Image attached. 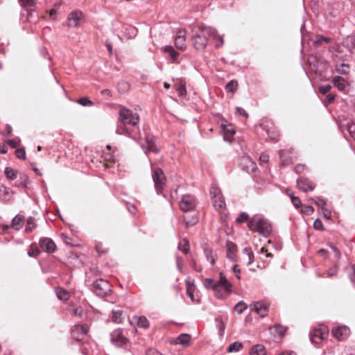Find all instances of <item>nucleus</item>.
Here are the masks:
<instances>
[{
    "mask_svg": "<svg viewBox=\"0 0 355 355\" xmlns=\"http://www.w3.org/2000/svg\"><path fill=\"white\" fill-rule=\"evenodd\" d=\"M139 121V116L137 113L132 110L122 107L119 112L118 124L116 129V134L126 135L135 137L132 130L130 128H136Z\"/></svg>",
    "mask_w": 355,
    "mask_h": 355,
    "instance_id": "obj_1",
    "label": "nucleus"
},
{
    "mask_svg": "<svg viewBox=\"0 0 355 355\" xmlns=\"http://www.w3.org/2000/svg\"><path fill=\"white\" fill-rule=\"evenodd\" d=\"M193 32V46L198 50L204 49L206 47L208 37H212L218 42L216 44L217 48L220 47L223 44V37L219 35L214 28L198 26L194 28Z\"/></svg>",
    "mask_w": 355,
    "mask_h": 355,
    "instance_id": "obj_2",
    "label": "nucleus"
},
{
    "mask_svg": "<svg viewBox=\"0 0 355 355\" xmlns=\"http://www.w3.org/2000/svg\"><path fill=\"white\" fill-rule=\"evenodd\" d=\"M203 284L207 289L214 291L215 296L218 299L225 298L232 287L231 284L222 272L220 273L219 281H215L212 278H206L203 282Z\"/></svg>",
    "mask_w": 355,
    "mask_h": 355,
    "instance_id": "obj_3",
    "label": "nucleus"
},
{
    "mask_svg": "<svg viewBox=\"0 0 355 355\" xmlns=\"http://www.w3.org/2000/svg\"><path fill=\"white\" fill-rule=\"evenodd\" d=\"M248 226L250 230L258 232L266 237L272 232L271 225L268 220L259 216H255L250 219L248 223Z\"/></svg>",
    "mask_w": 355,
    "mask_h": 355,
    "instance_id": "obj_4",
    "label": "nucleus"
},
{
    "mask_svg": "<svg viewBox=\"0 0 355 355\" xmlns=\"http://www.w3.org/2000/svg\"><path fill=\"white\" fill-rule=\"evenodd\" d=\"M90 289L98 296L105 297L108 295L111 292V285L108 281L100 278L93 282L89 285Z\"/></svg>",
    "mask_w": 355,
    "mask_h": 355,
    "instance_id": "obj_5",
    "label": "nucleus"
},
{
    "mask_svg": "<svg viewBox=\"0 0 355 355\" xmlns=\"http://www.w3.org/2000/svg\"><path fill=\"white\" fill-rule=\"evenodd\" d=\"M152 178L157 193H162L166 180L163 171L159 168H155L152 173Z\"/></svg>",
    "mask_w": 355,
    "mask_h": 355,
    "instance_id": "obj_6",
    "label": "nucleus"
},
{
    "mask_svg": "<svg viewBox=\"0 0 355 355\" xmlns=\"http://www.w3.org/2000/svg\"><path fill=\"white\" fill-rule=\"evenodd\" d=\"M328 334V328L325 325L320 324L310 333V339L312 343L318 344L325 339Z\"/></svg>",
    "mask_w": 355,
    "mask_h": 355,
    "instance_id": "obj_7",
    "label": "nucleus"
},
{
    "mask_svg": "<svg viewBox=\"0 0 355 355\" xmlns=\"http://www.w3.org/2000/svg\"><path fill=\"white\" fill-rule=\"evenodd\" d=\"M268 307L266 305L261 302H255L250 305L249 315L245 318V322L251 320L252 315H258L259 318H263L267 315Z\"/></svg>",
    "mask_w": 355,
    "mask_h": 355,
    "instance_id": "obj_8",
    "label": "nucleus"
},
{
    "mask_svg": "<svg viewBox=\"0 0 355 355\" xmlns=\"http://www.w3.org/2000/svg\"><path fill=\"white\" fill-rule=\"evenodd\" d=\"M257 132L258 134L263 137H264L263 132H266V135H268V137H266V139H270L273 141L277 140V135L272 128V123L268 124L266 121L263 122L257 128Z\"/></svg>",
    "mask_w": 355,
    "mask_h": 355,
    "instance_id": "obj_9",
    "label": "nucleus"
},
{
    "mask_svg": "<svg viewBox=\"0 0 355 355\" xmlns=\"http://www.w3.org/2000/svg\"><path fill=\"white\" fill-rule=\"evenodd\" d=\"M196 205V199L191 195H184L180 202V207L184 212L192 211Z\"/></svg>",
    "mask_w": 355,
    "mask_h": 355,
    "instance_id": "obj_10",
    "label": "nucleus"
},
{
    "mask_svg": "<svg viewBox=\"0 0 355 355\" xmlns=\"http://www.w3.org/2000/svg\"><path fill=\"white\" fill-rule=\"evenodd\" d=\"M83 17V13L80 10H74L71 12L67 17L68 26L69 28L78 26Z\"/></svg>",
    "mask_w": 355,
    "mask_h": 355,
    "instance_id": "obj_11",
    "label": "nucleus"
},
{
    "mask_svg": "<svg viewBox=\"0 0 355 355\" xmlns=\"http://www.w3.org/2000/svg\"><path fill=\"white\" fill-rule=\"evenodd\" d=\"M111 342L117 347H122L126 344L128 339L122 334L121 329L113 331L111 334Z\"/></svg>",
    "mask_w": 355,
    "mask_h": 355,
    "instance_id": "obj_12",
    "label": "nucleus"
},
{
    "mask_svg": "<svg viewBox=\"0 0 355 355\" xmlns=\"http://www.w3.org/2000/svg\"><path fill=\"white\" fill-rule=\"evenodd\" d=\"M166 56L173 63H179L178 57L180 53L177 51L172 46L167 45L162 48Z\"/></svg>",
    "mask_w": 355,
    "mask_h": 355,
    "instance_id": "obj_13",
    "label": "nucleus"
},
{
    "mask_svg": "<svg viewBox=\"0 0 355 355\" xmlns=\"http://www.w3.org/2000/svg\"><path fill=\"white\" fill-rule=\"evenodd\" d=\"M14 194L15 192L10 188L0 184V200L8 202L12 200Z\"/></svg>",
    "mask_w": 355,
    "mask_h": 355,
    "instance_id": "obj_14",
    "label": "nucleus"
},
{
    "mask_svg": "<svg viewBox=\"0 0 355 355\" xmlns=\"http://www.w3.org/2000/svg\"><path fill=\"white\" fill-rule=\"evenodd\" d=\"M40 248L46 252L52 253L56 249L55 243L49 238H42L40 240Z\"/></svg>",
    "mask_w": 355,
    "mask_h": 355,
    "instance_id": "obj_15",
    "label": "nucleus"
},
{
    "mask_svg": "<svg viewBox=\"0 0 355 355\" xmlns=\"http://www.w3.org/2000/svg\"><path fill=\"white\" fill-rule=\"evenodd\" d=\"M350 330L347 327H338L332 329L334 336L338 340L345 339L349 334Z\"/></svg>",
    "mask_w": 355,
    "mask_h": 355,
    "instance_id": "obj_16",
    "label": "nucleus"
},
{
    "mask_svg": "<svg viewBox=\"0 0 355 355\" xmlns=\"http://www.w3.org/2000/svg\"><path fill=\"white\" fill-rule=\"evenodd\" d=\"M343 48L351 54H355V35L347 36L343 42Z\"/></svg>",
    "mask_w": 355,
    "mask_h": 355,
    "instance_id": "obj_17",
    "label": "nucleus"
},
{
    "mask_svg": "<svg viewBox=\"0 0 355 355\" xmlns=\"http://www.w3.org/2000/svg\"><path fill=\"white\" fill-rule=\"evenodd\" d=\"M185 31L184 30H179L178 34L175 38V47L180 50H184L186 49L185 44Z\"/></svg>",
    "mask_w": 355,
    "mask_h": 355,
    "instance_id": "obj_18",
    "label": "nucleus"
},
{
    "mask_svg": "<svg viewBox=\"0 0 355 355\" xmlns=\"http://www.w3.org/2000/svg\"><path fill=\"white\" fill-rule=\"evenodd\" d=\"M297 187L299 189L304 192H306L308 191H313L314 189V185L307 178H300L297 180Z\"/></svg>",
    "mask_w": 355,
    "mask_h": 355,
    "instance_id": "obj_19",
    "label": "nucleus"
},
{
    "mask_svg": "<svg viewBox=\"0 0 355 355\" xmlns=\"http://www.w3.org/2000/svg\"><path fill=\"white\" fill-rule=\"evenodd\" d=\"M212 204L215 209L222 213L225 209V202L224 197L221 195L212 200Z\"/></svg>",
    "mask_w": 355,
    "mask_h": 355,
    "instance_id": "obj_20",
    "label": "nucleus"
},
{
    "mask_svg": "<svg viewBox=\"0 0 355 355\" xmlns=\"http://www.w3.org/2000/svg\"><path fill=\"white\" fill-rule=\"evenodd\" d=\"M183 220L186 228L193 226L198 221V218L196 214L193 213L191 215L186 214L183 216Z\"/></svg>",
    "mask_w": 355,
    "mask_h": 355,
    "instance_id": "obj_21",
    "label": "nucleus"
},
{
    "mask_svg": "<svg viewBox=\"0 0 355 355\" xmlns=\"http://www.w3.org/2000/svg\"><path fill=\"white\" fill-rule=\"evenodd\" d=\"M222 128L224 132V140L231 141L229 137L235 134V130L230 124L222 123Z\"/></svg>",
    "mask_w": 355,
    "mask_h": 355,
    "instance_id": "obj_22",
    "label": "nucleus"
},
{
    "mask_svg": "<svg viewBox=\"0 0 355 355\" xmlns=\"http://www.w3.org/2000/svg\"><path fill=\"white\" fill-rule=\"evenodd\" d=\"M24 220L25 218L24 216L17 214L13 218L11 227L15 230H19L22 227Z\"/></svg>",
    "mask_w": 355,
    "mask_h": 355,
    "instance_id": "obj_23",
    "label": "nucleus"
},
{
    "mask_svg": "<svg viewBox=\"0 0 355 355\" xmlns=\"http://www.w3.org/2000/svg\"><path fill=\"white\" fill-rule=\"evenodd\" d=\"M333 83L334 86L340 91L345 90L347 85L346 80L343 77L339 76H336L333 78Z\"/></svg>",
    "mask_w": 355,
    "mask_h": 355,
    "instance_id": "obj_24",
    "label": "nucleus"
},
{
    "mask_svg": "<svg viewBox=\"0 0 355 355\" xmlns=\"http://www.w3.org/2000/svg\"><path fill=\"white\" fill-rule=\"evenodd\" d=\"M28 182V177L24 173H19V178L14 185L17 187H26Z\"/></svg>",
    "mask_w": 355,
    "mask_h": 355,
    "instance_id": "obj_25",
    "label": "nucleus"
},
{
    "mask_svg": "<svg viewBox=\"0 0 355 355\" xmlns=\"http://www.w3.org/2000/svg\"><path fill=\"white\" fill-rule=\"evenodd\" d=\"M226 247H227V257L230 259L233 260L234 259V256H235L236 252L237 250L236 245L231 241H227V244H226Z\"/></svg>",
    "mask_w": 355,
    "mask_h": 355,
    "instance_id": "obj_26",
    "label": "nucleus"
},
{
    "mask_svg": "<svg viewBox=\"0 0 355 355\" xmlns=\"http://www.w3.org/2000/svg\"><path fill=\"white\" fill-rule=\"evenodd\" d=\"M249 354L250 355H266V350L262 345H256L250 349Z\"/></svg>",
    "mask_w": 355,
    "mask_h": 355,
    "instance_id": "obj_27",
    "label": "nucleus"
},
{
    "mask_svg": "<svg viewBox=\"0 0 355 355\" xmlns=\"http://www.w3.org/2000/svg\"><path fill=\"white\" fill-rule=\"evenodd\" d=\"M58 298L60 300L67 301L69 298V292L60 287H57L55 289Z\"/></svg>",
    "mask_w": 355,
    "mask_h": 355,
    "instance_id": "obj_28",
    "label": "nucleus"
},
{
    "mask_svg": "<svg viewBox=\"0 0 355 355\" xmlns=\"http://www.w3.org/2000/svg\"><path fill=\"white\" fill-rule=\"evenodd\" d=\"M257 170V164L250 157H245V171L248 173H254Z\"/></svg>",
    "mask_w": 355,
    "mask_h": 355,
    "instance_id": "obj_29",
    "label": "nucleus"
},
{
    "mask_svg": "<svg viewBox=\"0 0 355 355\" xmlns=\"http://www.w3.org/2000/svg\"><path fill=\"white\" fill-rule=\"evenodd\" d=\"M336 70L339 73L347 74L349 72L350 67L347 64L338 63L336 65Z\"/></svg>",
    "mask_w": 355,
    "mask_h": 355,
    "instance_id": "obj_30",
    "label": "nucleus"
},
{
    "mask_svg": "<svg viewBox=\"0 0 355 355\" xmlns=\"http://www.w3.org/2000/svg\"><path fill=\"white\" fill-rule=\"evenodd\" d=\"M4 173L6 178L11 180H15L17 178V171L10 167H6Z\"/></svg>",
    "mask_w": 355,
    "mask_h": 355,
    "instance_id": "obj_31",
    "label": "nucleus"
},
{
    "mask_svg": "<svg viewBox=\"0 0 355 355\" xmlns=\"http://www.w3.org/2000/svg\"><path fill=\"white\" fill-rule=\"evenodd\" d=\"M36 227H37V224L35 221V219L33 217H29L27 219L25 232L27 233L31 232L34 229L36 228Z\"/></svg>",
    "mask_w": 355,
    "mask_h": 355,
    "instance_id": "obj_32",
    "label": "nucleus"
},
{
    "mask_svg": "<svg viewBox=\"0 0 355 355\" xmlns=\"http://www.w3.org/2000/svg\"><path fill=\"white\" fill-rule=\"evenodd\" d=\"M137 324L139 327L147 329L149 327V322L145 316L136 317Z\"/></svg>",
    "mask_w": 355,
    "mask_h": 355,
    "instance_id": "obj_33",
    "label": "nucleus"
},
{
    "mask_svg": "<svg viewBox=\"0 0 355 355\" xmlns=\"http://www.w3.org/2000/svg\"><path fill=\"white\" fill-rule=\"evenodd\" d=\"M146 143H147L148 150L154 152V153L159 152V150L158 147L154 143L153 138L146 137Z\"/></svg>",
    "mask_w": 355,
    "mask_h": 355,
    "instance_id": "obj_34",
    "label": "nucleus"
},
{
    "mask_svg": "<svg viewBox=\"0 0 355 355\" xmlns=\"http://www.w3.org/2000/svg\"><path fill=\"white\" fill-rule=\"evenodd\" d=\"M178 249L181 250L183 253L187 254L189 251V241L184 239H182L178 245Z\"/></svg>",
    "mask_w": 355,
    "mask_h": 355,
    "instance_id": "obj_35",
    "label": "nucleus"
},
{
    "mask_svg": "<svg viewBox=\"0 0 355 355\" xmlns=\"http://www.w3.org/2000/svg\"><path fill=\"white\" fill-rule=\"evenodd\" d=\"M191 337L187 334H182L178 337V343L187 346L190 342Z\"/></svg>",
    "mask_w": 355,
    "mask_h": 355,
    "instance_id": "obj_36",
    "label": "nucleus"
},
{
    "mask_svg": "<svg viewBox=\"0 0 355 355\" xmlns=\"http://www.w3.org/2000/svg\"><path fill=\"white\" fill-rule=\"evenodd\" d=\"M112 320L116 323H121L123 321V311L121 310H116L112 311Z\"/></svg>",
    "mask_w": 355,
    "mask_h": 355,
    "instance_id": "obj_37",
    "label": "nucleus"
},
{
    "mask_svg": "<svg viewBox=\"0 0 355 355\" xmlns=\"http://www.w3.org/2000/svg\"><path fill=\"white\" fill-rule=\"evenodd\" d=\"M243 348V344L239 342H234L229 345L227 351L228 352H239Z\"/></svg>",
    "mask_w": 355,
    "mask_h": 355,
    "instance_id": "obj_38",
    "label": "nucleus"
},
{
    "mask_svg": "<svg viewBox=\"0 0 355 355\" xmlns=\"http://www.w3.org/2000/svg\"><path fill=\"white\" fill-rule=\"evenodd\" d=\"M216 327L218 330L220 336H223L225 329V324L219 318H216Z\"/></svg>",
    "mask_w": 355,
    "mask_h": 355,
    "instance_id": "obj_39",
    "label": "nucleus"
},
{
    "mask_svg": "<svg viewBox=\"0 0 355 355\" xmlns=\"http://www.w3.org/2000/svg\"><path fill=\"white\" fill-rule=\"evenodd\" d=\"M176 91H177L179 96L182 97V96H186L187 89H186L185 84L181 82L180 84L176 85Z\"/></svg>",
    "mask_w": 355,
    "mask_h": 355,
    "instance_id": "obj_40",
    "label": "nucleus"
},
{
    "mask_svg": "<svg viewBox=\"0 0 355 355\" xmlns=\"http://www.w3.org/2000/svg\"><path fill=\"white\" fill-rule=\"evenodd\" d=\"M40 254V251L35 244H31L28 252L29 257H36Z\"/></svg>",
    "mask_w": 355,
    "mask_h": 355,
    "instance_id": "obj_41",
    "label": "nucleus"
},
{
    "mask_svg": "<svg viewBox=\"0 0 355 355\" xmlns=\"http://www.w3.org/2000/svg\"><path fill=\"white\" fill-rule=\"evenodd\" d=\"M221 191L218 187L216 186L212 185L210 188V196L211 198V200L214 198H216L220 196H221Z\"/></svg>",
    "mask_w": 355,
    "mask_h": 355,
    "instance_id": "obj_42",
    "label": "nucleus"
},
{
    "mask_svg": "<svg viewBox=\"0 0 355 355\" xmlns=\"http://www.w3.org/2000/svg\"><path fill=\"white\" fill-rule=\"evenodd\" d=\"M238 87V83L236 81L231 80L225 86V89L227 92H234Z\"/></svg>",
    "mask_w": 355,
    "mask_h": 355,
    "instance_id": "obj_43",
    "label": "nucleus"
},
{
    "mask_svg": "<svg viewBox=\"0 0 355 355\" xmlns=\"http://www.w3.org/2000/svg\"><path fill=\"white\" fill-rule=\"evenodd\" d=\"M77 103L83 106H92L93 102L87 97L80 98Z\"/></svg>",
    "mask_w": 355,
    "mask_h": 355,
    "instance_id": "obj_44",
    "label": "nucleus"
},
{
    "mask_svg": "<svg viewBox=\"0 0 355 355\" xmlns=\"http://www.w3.org/2000/svg\"><path fill=\"white\" fill-rule=\"evenodd\" d=\"M234 311L238 313V314L241 315L244 311V301L241 300L239 302L234 306Z\"/></svg>",
    "mask_w": 355,
    "mask_h": 355,
    "instance_id": "obj_45",
    "label": "nucleus"
},
{
    "mask_svg": "<svg viewBox=\"0 0 355 355\" xmlns=\"http://www.w3.org/2000/svg\"><path fill=\"white\" fill-rule=\"evenodd\" d=\"M16 157L20 159H26V152L24 148H18L15 150Z\"/></svg>",
    "mask_w": 355,
    "mask_h": 355,
    "instance_id": "obj_46",
    "label": "nucleus"
},
{
    "mask_svg": "<svg viewBox=\"0 0 355 355\" xmlns=\"http://www.w3.org/2000/svg\"><path fill=\"white\" fill-rule=\"evenodd\" d=\"M271 329L274 330L280 337L284 336L285 330L281 325H275Z\"/></svg>",
    "mask_w": 355,
    "mask_h": 355,
    "instance_id": "obj_47",
    "label": "nucleus"
},
{
    "mask_svg": "<svg viewBox=\"0 0 355 355\" xmlns=\"http://www.w3.org/2000/svg\"><path fill=\"white\" fill-rule=\"evenodd\" d=\"M22 6L32 7L35 4V0H19Z\"/></svg>",
    "mask_w": 355,
    "mask_h": 355,
    "instance_id": "obj_48",
    "label": "nucleus"
},
{
    "mask_svg": "<svg viewBox=\"0 0 355 355\" xmlns=\"http://www.w3.org/2000/svg\"><path fill=\"white\" fill-rule=\"evenodd\" d=\"M347 130L350 136L355 140V123L349 124L347 125Z\"/></svg>",
    "mask_w": 355,
    "mask_h": 355,
    "instance_id": "obj_49",
    "label": "nucleus"
},
{
    "mask_svg": "<svg viewBox=\"0 0 355 355\" xmlns=\"http://www.w3.org/2000/svg\"><path fill=\"white\" fill-rule=\"evenodd\" d=\"M313 211H314L313 207L310 205H304L302 207V213L310 215V214H313Z\"/></svg>",
    "mask_w": 355,
    "mask_h": 355,
    "instance_id": "obj_50",
    "label": "nucleus"
},
{
    "mask_svg": "<svg viewBox=\"0 0 355 355\" xmlns=\"http://www.w3.org/2000/svg\"><path fill=\"white\" fill-rule=\"evenodd\" d=\"M76 329L77 331H80L83 334H85L89 331V327L87 324L76 325Z\"/></svg>",
    "mask_w": 355,
    "mask_h": 355,
    "instance_id": "obj_51",
    "label": "nucleus"
},
{
    "mask_svg": "<svg viewBox=\"0 0 355 355\" xmlns=\"http://www.w3.org/2000/svg\"><path fill=\"white\" fill-rule=\"evenodd\" d=\"M331 89V86L329 84L321 85L319 88V91L320 93L323 94H327Z\"/></svg>",
    "mask_w": 355,
    "mask_h": 355,
    "instance_id": "obj_52",
    "label": "nucleus"
},
{
    "mask_svg": "<svg viewBox=\"0 0 355 355\" xmlns=\"http://www.w3.org/2000/svg\"><path fill=\"white\" fill-rule=\"evenodd\" d=\"M314 202L322 210L327 211V209L325 208L326 202L323 199L318 198L317 200H314Z\"/></svg>",
    "mask_w": 355,
    "mask_h": 355,
    "instance_id": "obj_53",
    "label": "nucleus"
},
{
    "mask_svg": "<svg viewBox=\"0 0 355 355\" xmlns=\"http://www.w3.org/2000/svg\"><path fill=\"white\" fill-rule=\"evenodd\" d=\"M205 254L207 260L211 263V264L214 265L215 263V259L213 257L212 251L209 250H205Z\"/></svg>",
    "mask_w": 355,
    "mask_h": 355,
    "instance_id": "obj_54",
    "label": "nucleus"
},
{
    "mask_svg": "<svg viewBox=\"0 0 355 355\" xmlns=\"http://www.w3.org/2000/svg\"><path fill=\"white\" fill-rule=\"evenodd\" d=\"M291 202L296 208H299L302 205L300 199L295 196H292Z\"/></svg>",
    "mask_w": 355,
    "mask_h": 355,
    "instance_id": "obj_55",
    "label": "nucleus"
},
{
    "mask_svg": "<svg viewBox=\"0 0 355 355\" xmlns=\"http://www.w3.org/2000/svg\"><path fill=\"white\" fill-rule=\"evenodd\" d=\"M313 227L315 230H323V225H322V221L320 219L317 218L314 221Z\"/></svg>",
    "mask_w": 355,
    "mask_h": 355,
    "instance_id": "obj_56",
    "label": "nucleus"
},
{
    "mask_svg": "<svg viewBox=\"0 0 355 355\" xmlns=\"http://www.w3.org/2000/svg\"><path fill=\"white\" fill-rule=\"evenodd\" d=\"M261 163H268L269 162V155L266 153H262L259 157Z\"/></svg>",
    "mask_w": 355,
    "mask_h": 355,
    "instance_id": "obj_57",
    "label": "nucleus"
},
{
    "mask_svg": "<svg viewBox=\"0 0 355 355\" xmlns=\"http://www.w3.org/2000/svg\"><path fill=\"white\" fill-rule=\"evenodd\" d=\"M146 355H163L159 352H158L157 349H153V348L148 349L146 351Z\"/></svg>",
    "mask_w": 355,
    "mask_h": 355,
    "instance_id": "obj_58",
    "label": "nucleus"
},
{
    "mask_svg": "<svg viewBox=\"0 0 355 355\" xmlns=\"http://www.w3.org/2000/svg\"><path fill=\"white\" fill-rule=\"evenodd\" d=\"M7 143L12 148H16L19 144V142L18 141H16L15 139H8L7 141Z\"/></svg>",
    "mask_w": 355,
    "mask_h": 355,
    "instance_id": "obj_59",
    "label": "nucleus"
},
{
    "mask_svg": "<svg viewBox=\"0 0 355 355\" xmlns=\"http://www.w3.org/2000/svg\"><path fill=\"white\" fill-rule=\"evenodd\" d=\"M232 270L235 273L236 276L238 279L241 278V270L238 268V265H234L232 266Z\"/></svg>",
    "mask_w": 355,
    "mask_h": 355,
    "instance_id": "obj_60",
    "label": "nucleus"
},
{
    "mask_svg": "<svg viewBox=\"0 0 355 355\" xmlns=\"http://www.w3.org/2000/svg\"><path fill=\"white\" fill-rule=\"evenodd\" d=\"M73 315H77L80 318L83 316V311L82 309L76 308L73 310Z\"/></svg>",
    "mask_w": 355,
    "mask_h": 355,
    "instance_id": "obj_61",
    "label": "nucleus"
},
{
    "mask_svg": "<svg viewBox=\"0 0 355 355\" xmlns=\"http://www.w3.org/2000/svg\"><path fill=\"white\" fill-rule=\"evenodd\" d=\"M245 254H247L248 257V259H249L248 263L250 264L252 261V258L254 257L253 254L252 253V252L250 250H248L247 248H245Z\"/></svg>",
    "mask_w": 355,
    "mask_h": 355,
    "instance_id": "obj_62",
    "label": "nucleus"
},
{
    "mask_svg": "<svg viewBox=\"0 0 355 355\" xmlns=\"http://www.w3.org/2000/svg\"><path fill=\"white\" fill-rule=\"evenodd\" d=\"M236 223H243L244 222V212H241L239 217L236 218Z\"/></svg>",
    "mask_w": 355,
    "mask_h": 355,
    "instance_id": "obj_63",
    "label": "nucleus"
},
{
    "mask_svg": "<svg viewBox=\"0 0 355 355\" xmlns=\"http://www.w3.org/2000/svg\"><path fill=\"white\" fill-rule=\"evenodd\" d=\"M101 94L103 96H112V92L110 89H103L101 91Z\"/></svg>",
    "mask_w": 355,
    "mask_h": 355,
    "instance_id": "obj_64",
    "label": "nucleus"
}]
</instances>
